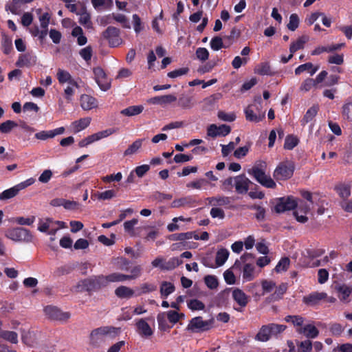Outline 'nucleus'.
Segmentation results:
<instances>
[{
    "label": "nucleus",
    "mask_w": 352,
    "mask_h": 352,
    "mask_svg": "<svg viewBox=\"0 0 352 352\" xmlns=\"http://www.w3.org/2000/svg\"><path fill=\"white\" fill-rule=\"evenodd\" d=\"M118 329L112 326L100 327L94 329L89 336L90 344L94 347L99 346L100 344L103 342L104 336L111 335L115 336L118 334Z\"/></svg>",
    "instance_id": "nucleus-1"
},
{
    "label": "nucleus",
    "mask_w": 352,
    "mask_h": 352,
    "mask_svg": "<svg viewBox=\"0 0 352 352\" xmlns=\"http://www.w3.org/2000/svg\"><path fill=\"white\" fill-rule=\"evenodd\" d=\"M262 98L258 96L254 99V103L248 105L244 110L245 118L248 121L258 122L265 118V112L261 110Z\"/></svg>",
    "instance_id": "nucleus-2"
},
{
    "label": "nucleus",
    "mask_w": 352,
    "mask_h": 352,
    "mask_svg": "<svg viewBox=\"0 0 352 352\" xmlns=\"http://www.w3.org/2000/svg\"><path fill=\"white\" fill-rule=\"evenodd\" d=\"M254 256L251 253L243 254L240 260H236L233 267L240 268L242 263H244L243 268V278L246 281L252 280L254 278V265L252 263H246L248 260H252Z\"/></svg>",
    "instance_id": "nucleus-3"
},
{
    "label": "nucleus",
    "mask_w": 352,
    "mask_h": 352,
    "mask_svg": "<svg viewBox=\"0 0 352 352\" xmlns=\"http://www.w3.org/2000/svg\"><path fill=\"white\" fill-rule=\"evenodd\" d=\"M295 170L294 162L285 161L279 163L274 171L273 176L276 180H287L290 179Z\"/></svg>",
    "instance_id": "nucleus-4"
},
{
    "label": "nucleus",
    "mask_w": 352,
    "mask_h": 352,
    "mask_svg": "<svg viewBox=\"0 0 352 352\" xmlns=\"http://www.w3.org/2000/svg\"><path fill=\"white\" fill-rule=\"evenodd\" d=\"M5 236L14 241L17 242H30L32 239V234L30 231L22 227L14 228L8 229Z\"/></svg>",
    "instance_id": "nucleus-5"
},
{
    "label": "nucleus",
    "mask_w": 352,
    "mask_h": 352,
    "mask_svg": "<svg viewBox=\"0 0 352 352\" xmlns=\"http://www.w3.org/2000/svg\"><path fill=\"white\" fill-rule=\"evenodd\" d=\"M248 173L264 187L274 188L276 186L275 182L270 176L266 175L265 171L258 166H253L248 170Z\"/></svg>",
    "instance_id": "nucleus-6"
},
{
    "label": "nucleus",
    "mask_w": 352,
    "mask_h": 352,
    "mask_svg": "<svg viewBox=\"0 0 352 352\" xmlns=\"http://www.w3.org/2000/svg\"><path fill=\"white\" fill-rule=\"evenodd\" d=\"M120 30L113 26H109L103 32L102 36L108 41L111 47H116L122 43V38L120 36Z\"/></svg>",
    "instance_id": "nucleus-7"
},
{
    "label": "nucleus",
    "mask_w": 352,
    "mask_h": 352,
    "mask_svg": "<svg viewBox=\"0 0 352 352\" xmlns=\"http://www.w3.org/2000/svg\"><path fill=\"white\" fill-rule=\"evenodd\" d=\"M298 206L296 199L293 197H283L277 199V203L274 206L276 213H282L287 210H292Z\"/></svg>",
    "instance_id": "nucleus-8"
},
{
    "label": "nucleus",
    "mask_w": 352,
    "mask_h": 352,
    "mask_svg": "<svg viewBox=\"0 0 352 352\" xmlns=\"http://www.w3.org/2000/svg\"><path fill=\"white\" fill-rule=\"evenodd\" d=\"M45 314L51 320L67 321L71 316L69 312H63L59 308L53 305H47L44 308Z\"/></svg>",
    "instance_id": "nucleus-9"
},
{
    "label": "nucleus",
    "mask_w": 352,
    "mask_h": 352,
    "mask_svg": "<svg viewBox=\"0 0 352 352\" xmlns=\"http://www.w3.org/2000/svg\"><path fill=\"white\" fill-rule=\"evenodd\" d=\"M212 321L203 320L201 316L195 317L191 319L188 325V329L194 332L205 331L212 327Z\"/></svg>",
    "instance_id": "nucleus-10"
},
{
    "label": "nucleus",
    "mask_w": 352,
    "mask_h": 352,
    "mask_svg": "<svg viewBox=\"0 0 352 352\" xmlns=\"http://www.w3.org/2000/svg\"><path fill=\"white\" fill-rule=\"evenodd\" d=\"M37 57L32 51H28L24 54H21L15 63L17 67H31L36 65Z\"/></svg>",
    "instance_id": "nucleus-11"
},
{
    "label": "nucleus",
    "mask_w": 352,
    "mask_h": 352,
    "mask_svg": "<svg viewBox=\"0 0 352 352\" xmlns=\"http://www.w3.org/2000/svg\"><path fill=\"white\" fill-rule=\"evenodd\" d=\"M105 285L104 276L103 275L86 278L82 280V286L88 292L98 290L101 287Z\"/></svg>",
    "instance_id": "nucleus-12"
},
{
    "label": "nucleus",
    "mask_w": 352,
    "mask_h": 352,
    "mask_svg": "<svg viewBox=\"0 0 352 352\" xmlns=\"http://www.w3.org/2000/svg\"><path fill=\"white\" fill-rule=\"evenodd\" d=\"M234 186L236 192L239 194H245L249 190V186L251 184L250 180L245 175H239L234 177Z\"/></svg>",
    "instance_id": "nucleus-13"
},
{
    "label": "nucleus",
    "mask_w": 352,
    "mask_h": 352,
    "mask_svg": "<svg viewBox=\"0 0 352 352\" xmlns=\"http://www.w3.org/2000/svg\"><path fill=\"white\" fill-rule=\"evenodd\" d=\"M57 79L60 84L67 82L69 85L79 88V85L76 80H74L69 72L58 69L56 74Z\"/></svg>",
    "instance_id": "nucleus-14"
},
{
    "label": "nucleus",
    "mask_w": 352,
    "mask_h": 352,
    "mask_svg": "<svg viewBox=\"0 0 352 352\" xmlns=\"http://www.w3.org/2000/svg\"><path fill=\"white\" fill-rule=\"evenodd\" d=\"M177 101V97L173 94H168L151 98L148 102L152 104L165 106Z\"/></svg>",
    "instance_id": "nucleus-15"
},
{
    "label": "nucleus",
    "mask_w": 352,
    "mask_h": 352,
    "mask_svg": "<svg viewBox=\"0 0 352 352\" xmlns=\"http://www.w3.org/2000/svg\"><path fill=\"white\" fill-rule=\"evenodd\" d=\"M296 332L304 335L308 340L314 339L319 335V330L311 324H308L302 327L297 328Z\"/></svg>",
    "instance_id": "nucleus-16"
},
{
    "label": "nucleus",
    "mask_w": 352,
    "mask_h": 352,
    "mask_svg": "<svg viewBox=\"0 0 352 352\" xmlns=\"http://www.w3.org/2000/svg\"><path fill=\"white\" fill-rule=\"evenodd\" d=\"M327 294L325 292H312L308 296L303 297L302 301L305 304L309 306L318 305L320 300L326 298Z\"/></svg>",
    "instance_id": "nucleus-17"
},
{
    "label": "nucleus",
    "mask_w": 352,
    "mask_h": 352,
    "mask_svg": "<svg viewBox=\"0 0 352 352\" xmlns=\"http://www.w3.org/2000/svg\"><path fill=\"white\" fill-rule=\"evenodd\" d=\"M80 102L82 109L85 111H89L98 107L97 99L88 94H82L80 96Z\"/></svg>",
    "instance_id": "nucleus-18"
},
{
    "label": "nucleus",
    "mask_w": 352,
    "mask_h": 352,
    "mask_svg": "<svg viewBox=\"0 0 352 352\" xmlns=\"http://www.w3.org/2000/svg\"><path fill=\"white\" fill-rule=\"evenodd\" d=\"M137 331L143 338H148L153 334V331L144 319H140L136 322Z\"/></svg>",
    "instance_id": "nucleus-19"
},
{
    "label": "nucleus",
    "mask_w": 352,
    "mask_h": 352,
    "mask_svg": "<svg viewBox=\"0 0 352 352\" xmlns=\"http://www.w3.org/2000/svg\"><path fill=\"white\" fill-rule=\"evenodd\" d=\"M65 132L63 126L56 128L50 131H42L35 134V138L38 140H45L47 138H54L57 135L63 134Z\"/></svg>",
    "instance_id": "nucleus-20"
},
{
    "label": "nucleus",
    "mask_w": 352,
    "mask_h": 352,
    "mask_svg": "<svg viewBox=\"0 0 352 352\" xmlns=\"http://www.w3.org/2000/svg\"><path fill=\"white\" fill-rule=\"evenodd\" d=\"M234 300L241 307H245L249 301V297L240 289L236 288L232 293Z\"/></svg>",
    "instance_id": "nucleus-21"
},
{
    "label": "nucleus",
    "mask_w": 352,
    "mask_h": 352,
    "mask_svg": "<svg viewBox=\"0 0 352 352\" xmlns=\"http://www.w3.org/2000/svg\"><path fill=\"white\" fill-rule=\"evenodd\" d=\"M116 132V129L110 128L106 130L99 131L91 135L86 137L89 144L98 141L102 138H107Z\"/></svg>",
    "instance_id": "nucleus-22"
},
{
    "label": "nucleus",
    "mask_w": 352,
    "mask_h": 352,
    "mask_svg": "<svg viewBox=\"0 0 352 352\" xmlns=\"http://www.w3.org/2000/svg\"><path fill=\"white\" fill-rule=\"evenodd\" d=\"M208 204L213 206H224L231 204V198L226 196H216L208 197Z\"/></svg>",
    "instance_id": "nucleus-23"
},
{
    "label": "nucleus",
    "mask_w": 352,
    "mask_h": 352,
    "mask_svg": "<svg viewBox=\"0 0 352 352\" xmlns=\"http://www.w3.org/2000/svg\"><path fill=\"white\" fill-rule=\"evenodd\" d=\"M272 338V334L268 324L263 325L257 334L255 336L254 339L260 342H267Z\"/></svg>",
    "instance_id": "nucleus-24"
},
{
    "label": "nucleus",
    "mask_w": 352,
    "mask_h": 352,
    "mask_svg": "<svg viewBox=\"0 0 352 352\" xmlns=\"http://www.w3.org/2000/svg\"><path fill=\"white\" fill-rule=\"evenodd\" d=\"M318 110L319 107L318 105H313L309 109H308L303 118L300 120L301 125L305 126L307 123L312 121L317 115Z\"/></svg>",
    "instance_id": "nucleus-25"
},
{
    "label": "nucleus",
    "mask_w": 352,
    "mask_h": 352,
    "mask_svg": "<svg viewBox=\"0 0 352 352\" xmlns=\"http://www.w3.org/2000/svg\"><path fill=\"white\" fill-rule=\"evenodd\" d=\"M319 66H314V65L311 63H306L305 64H302L299 65L298 67L295 69V74L296 75H300L302 72L307 71L310 76H313L316 74V72L318 70Z\"/></svg>",
    "instance_id": "nucleus-26"
},
{
    "label": "nucleus",
    "mask_w": 352,
    "mask_h": 352,
    "mask_svg": "<svg viewBox=\"0 0 352 352\" xmlns=\"http://www.w3.org/2000/svg\"><path fill=\"white\" fill-rule=\"evenodd\" d=\"M34 0H12V2L6 6V10H10L13 14H19L21 4L29 3Z\"/></svg>",
    "instance_id": "nucleus-27"
},
{
    "label": "nucleus",
    "mask_w": 352,
    "mask_h": 352,
    "mask_svg": "<svg viewBox=\"0 0 352 352\" xmlns=\"http://www.w3.org/2000/svg\"><path fill=\"white\" fill-rule=\"evenodd\" d=\"M336 290L339 293V298L340 300H346L351 294V289L345 284H338L335 287Z\"/></svg>",
    "instance_id": "nucleus-28"
},
{
    "label": "nucleus",
    "mask_w": 352,
    "mask_h": 352,
    "mask_svg": "<svg viewBox=\"0 0 352 352\" xmlns=\"http://www.w3.org/2000/svg\"><path fill=\"white\" fill-rule=\"evenodd\" d=\"M115 294L120 298H130L134 295V291L126 286H120L115 290Z\"/></svg>",
    "instance_id": "nucleus-29"
},
{
    "label": "nucleus",
    "mask_w": 352,
    "mask_h": 352,
    "mask_svg": "<svg viewBox=\"0 0 352 352\" xmlns=\"http://www.w3.org/2000/svg\"><path fill=\"white\" fill-rule=\"evenodd\" d=\"M175 287L173 283L168 281H163L160 285V294L163 298H166L170 294L174 292Z\"/></svg>",
    "instance_id": "nucleus-30"
},
{
    "label": "nucleus",
    "mask_w": 352,
    "mask_h": 352,
    "mask_svg": "<svg viewBox=\"0 0 352 352\" xmlns=\"http://www.w3.org/2000/svg\"><path fill=\"white\" fill-rule=\"evenodd\" d=\"M76 14L80 15L78 22L82 25H84L87 28H91L92 23L91 21V16L90 14L87 12L85 8H82V10Z\"/></svg>",
    "instance_id": "nucleus-31"
},
{
    "label": "nucleus",
    "mask_w": 352,
    "mask_h": 352,
    "mask_svg": "<svg viewBox=\"0 0 352 352\" xmlns=\"http://www.w3.org/2000/svg\"><path fill=\"white\" fill-rule=\"evenodd\" d=\"M229 251L226 248L219 250L216 254L215 263L217 267L223 265L228 260L229 256Z\"/></svg>",
    "instance_id": "nucleus-32"
},
{
    "label": "nucleus",
    "mask_w": 352,
    "mask_h": 352,
    "mask_svg": "<svg viewBox=\"0 0 352 352\" xmlns=\"http://www.w3.org/2000/svg\"><path fill=\"white\" fill-rule=\"evenodd\" d=\"M210 47L214 51H218L221 48H228L230 46V43L224 44L223 38L220 36H214L210 43Z\"/></svg>",
    "instance_id": "nucleus-33"
},
{
    "label": "nucleus",
    "mask_w": 352,
    "mask_h": 352,
    "mask_svg": "<svg viewBox=\"0 0 352 352\" xmlns=\"http://www.w3.org/2000/svg\"><path fill=\"white\" fill-rule=\"evenodd\" d=\"M182 263L183 261L177 257H172L168 261L164 260V263L162 265V270H173L180 265Z\"/></svg>",
    "instance_id": "nucleus-34"
},
{
    "label": "nucleus",
    "mask_w": 352,
    "mask_h": 352,
    "mask_svg": "<svg viewBox=\"0 0 352 352\" xmlns=\"http://www.w3.org/2000/svg\"><path fill=\"white\" fill-rule=\"evenodd\" d=\"M144 110L142 105H133L124 109L121 111V113L125 116H133L141 113Z\"/></svg>",
    "instance_id": "nucleus-35"
},
{
    "label": "nucleus",
    "mask_w": 352,
    "mask_h": 352,
    "mask_svg": "<svg viewBox=\"0 0 352 352\" xmlns=\"http://www.w3.org/2000/svg\"><path fill=\"white\" fill-rule=\"evenodd\" d=\"M90 122L91 118L89 117L80 118L78 120L74 121L72 123L74 131L77 133L86 129L90 124Z\"/></svg>",
    "instance_id": "nucleus-36"
},
{
    "label": "nucleus",
    "mask_w": 352,
    "mask_h": 352,
    "mask_svg": "<svg viewBox=\"0 0 352 352\" xmlns=\"http://www.w3.org/2000/svg\"><path fill=\"white\" fill-rule=\"evenodd\" d=\"M307 41V38L302 36L299 37L296 41L292 42L289 47L290 53L294 55V54L298 50L303 49Z\"/></svg>",
    "instance_id": "nucleus-37"
},
{
    "label": "nucleus",
    "mask_w": 352,
    "mask_h": 352,
    "mask_svg": "<svg viewBox=\"0 0 352 352\" xmlns=\"http://www.w3.org/2000/svg\"><path fill=\"white\" fill-rule=\"evenodd\" d=\"M128 280L127 275L118 272L110 274L107 276H104L105 285L108 282H124Z\"/></svg>",
    "instance_id": "nucleus-38"
},
{
    "label": "nucleus",
    "mask_w": 352,
    "mask_h": 352,
    "mask_svg": "<svg viewBox=\"0 0 352 352\" xmlns=\"http://www.w3.org/2000/svg\"><path fill=\"white\" fill-rule=\"evenodd\" d=\"M144 139H138L133 142L124 152V156L131 155L138 152L142 147Z\"/></svg>",
    "instance_id": "nucleus-39"
},
{
    "label": "nucleus",
    "mask_w": 352,
    "mask_h": 352,
    "mask_svg": "<svg viewBox=\"0 0 352 352\" xmlns=\"http://www.w3.org/2000/svg\"><path fill=\"white\" fill-rule=\"evenodd\" d=\"M249 208L256 211L254 217L258 221H263L265 220L266 210L264 207L260 205L254 204L250 206Z\"/></svg>",
    "instance_id": "nucleus-40"
},
{
    "label": "nucleus",
    "mask_w": 352,
    "mask_h": 352,
    "mask_svg": "<svg viewBox=\"0 0 352 352\" xmlns=\"http://www.w3.org/2000/svg\"><path fill=\"white\" fill-rule=\"evenodd\" d=\"M177 106L182 109H190L192 107V98L185 95L180 96L177 100Z\"/></svg>",
    "instance_id": "nucleus-41"
},
{
    "label": "nucleus",
    "mask_w": 352,
    "mask_h": 352,
    "mask_svg": "<svg viewBox=\"0 0 352 352\" xmlns=\"http://www.w3.org/2000/svg\"><path fill=\"white\" fill-rule=\"evenodd\" d=\"M299 143V139L293 135H288L285 140L284 148L292 150Z\"/></svg>",
    "instance_id": "nucleus-42"
},
{
    "label": "nucleus",
    "mask_w": 352,
    "mask_h": 352,
    "mask_svg": "<svg viewBox=\"0 0 352 352\" xmlns=\"http://www.w3.org/2000/svg\"><path fill=\"white\" fill-rule=\"evenodd\" d=\"M1 50L3 54L8 55L13 50L12 39L6 36H3L1 41Z\"/></svg>",
    "instance_id": "nucleus-43"
},
{
    "label": "nucleus",
    "mask_w": 352,
    "mask_h": 352,
    "mask_svg": "<svg viewBox=\"0 0 352 352\" xmlns=\"http://www.w3.org/2000/svg\"><path fill=\"white\" fill-rule=\"evenodd\" d=\"M157 289V285L153 283H144L140 285L137 296H141L154 292Z\"/></svg>",
    "instance_id": "nucleus-44"
},
{
    "label": "nucleus",
    "mask_w": 352,
    "mask_h": 352,
    "mask_svg": "<svg viewBox=\"0 0 352 352\" xmlns=\"http://www.w3.org/2000/svg\"><path fill=\"white\" fill-rule=\"evenodd\" d=\"M19 190L16 188V186L3 190L2 192L0 193V201L1 200H7L10 199L11 198L14 197L16 196L19 193Z\"/></svg>",
    "instance_id": "nucleus-45"
},
{
    "label": "nucleus",
    "mask_w": 352,
    "mask_h": 352,
    "mask_svg": "<svg viewBox=\"0 0 352 352\" xmlns=\"http://www.w3.org/2000/svg\"><path fill=\"white\" fill-rule=\"evenodd\" d=\"M270 327V330L272 334V337L277 338L279 334L283 333L287 328V327L284 324H279L276 323H270L268 324Z\"/></svg>",
    "instance_id": "nucleus-46"
},
{
    "label": "nucleus",
    "mask_w": 352,
    "mask_h": 352,
    "mask_svg": "<svg viewBox=\"0 0 352 352\" xmlns=\"http://www.w3.org/2000/svg\"><path fill=\"white\" fill-rule=\"evenodd\" d=\"M329 331L333 336L339 337L344 330V327L340 323L331 322L329 324Z\"/></svg>",
    "instance_id": "nucleus-47"
},
{
    "label": "nucleus",
    "mask_w": 352,
    "mask_h": 352,
    "mask_svg": "<svg viewBox=\"0 0 352 352\" xmlns=\"http://www.w3.org/2000/svg\"><path fill=\"white\" fill-rule=\"evenodd\" d=\"M1 338L13 344L18 342V335L12 331H3L0 334Z\"/></svg>",
    "instance_id": "nucleus-48"
},
{
    "label": "nucleus",
    "mask_w": 352,
    "mask_h": 352,
    "mask_svg": "<svg viewBox=\"0 0 352 352\" xmlns=\"http://www.w3.org/2000/svg\"><path fill=\"white\" fill-rule=\"evenodd\" d=\"M298 352H311L313 349V344L310 340H305L302 342H296Z\"/></svg>",
    "instance_id": "nucleus-49"
},
{
    "label": "nucleus",
    "mask_w": 352,
    "mask_h": 352,
    "mask_svg": "<svg viewBox=\"0 0 352 352\" xmlns=\"http://www.w3.org/2000/svg\"><path fill=\"white\" fill-rule=\"evenodd\" d=\"M290 264V260L288 257L282 258L275 267L274 270L277 273H280L281 272H285L289 268Z\"/></svg>",
    "instance_id": "nucleus-50"
},
{
    "label": "nucleus",
    "mask_w": 352,
    "mask_h": 352,
    "mask_svg": "<svg viewBox=\"0 0 352 352\" xmlns=\"http://www.w3.org/2000/svg\"><path fill=\"white\" fill-rule=\"evenodd\" d=\"M285 320L287 322L292 323L294 326L298 327V328L302 327V326L303 322H304V318L302 316H298V315H295V316L289 315V316H287L285 318Z\"/></svg>",
    "instance_id": "nucleus-51"
},
{
    "label": "nucleus",
    "mask_w": 352,
    "mask_h": 352,
    "mask_svg": "<svg viewBox=\"0 0 352 352\" xmlns=\"http://www.w3.org/2000/svg\"><path fill=\"white\" fill-rule=\"evenodd\" d=\"M18 126L17 123L13 120H6L1 124L0 132L2 133H9L14 128Z\"/></svg>",
    "instance_id": "nucleus-52"
},
{
    "label": "nucleus",
    "mask_w": 352,
    "mask_h": 352,
    "mask_svg": "<svg viewBox=\"0 0 352 352\" xmlns=\"http://www.w3.org/2000/svg\"><path fill=\"white\" fill-rule=\"evenodd\" d=\"M167 319L172 324H176L181 318H184L183 313H178L177 311L170 310L166 313Z\"/></svg>",
    "instance_id": "nucleus-53"
},
{
    "label": "nucleus",
    "mask_w": 352,
    "mask_h": 352,
    "mask_svg": "<svg viewBox=\"0 0 352 352\" xmlns=\"http://www.w3.org/2000/svg\"><path fill=\"white\" fill-rule=\"evenodd\" d=\"M342 116L344 119L352 121V102H346L343 104Z\"/></svg>",
    "instance_id": "nucleus-54"
},
{
    "label": "nucleus",
    "mask_w": 352,
    "mask_h": 352,
    "mask_svg": "<svg viewBox=\"0 0 352 352\" xmlns=\"http://www.w3.org/2000/svg\"><path fill=\"white\" fill-rule=\"evenodd\" d=\"M173 197L172 195L166 194L164 192H161L159 191H156L153 192L151 196L150 199L153 201H157L159 202H162L164 200H170Z\"/></svg>",
    "instance_id": "nucleus-55"
},
{
    "label": "nucleus",
    "mask_w": 352,
    "mask_h": 352,
    "mask_svg": "<svg viewBox=\"0 0 352 352\" xmlns=\"http://www.w3.org/2000/svg\"><path fill=\"white\" fill-rule=\"evenodd\" d=\"M338 195L343 199H346L351 195L350 186L341 184L336 188Z\"/></svg>",
    "instance_id": "nucleus-56"
},
{
    "label": "nucleus",
    "mask_w": 352,
    "mask_h": 352,
    "mask_svg": "<svg viewBox=\"0 0 352 352\" xmlns=\"http://www.w3.org/2000/svg\"><path fill=\"white\" fill-rule=\"evenodd\" d=\"M204 282L206 286L210 289H214L217 288L219 285L218 279L215 276L207 275L204 277Z\"/></svg>",
    "instance_id": "nucleus-57"
},
{
    "label": "nucleus",
    "mask_w": 352,
    "mask_h": 352,
    "mask_svg": "<svg viewBox=\"0 0 352 352\" xmlns=\"http://www.w3.org/2000/svg\"><path fill=\"white\" fill-rule=\"evenodd\" d=\"M256 73L259 75H271L270 65L268 63H262L255 69Z\"/></svg>",
    "instance_id": "nucleus-58"
},
{
    "label": "nucleus",
    "mask_w": 352,
    "mask_h": 352,
    "mask_svg": "<svg viewBox=\"0 0 352 352\" xmlns=\"http://www.w3.org/2000/svg\"><path fill=\"white\" fill-rule=\"evenodd\" d=\"M157 320L160 330L167 331L171 327L167 324L164 313L159 314L157 316Z\"/></svg>",
    "instance_id": "nucleus-59"
},
{
    "label": "nucleus",
    "mask_w": 352,
    "mask_h": 352,
    "mask_svg": "<svg viewBox=\"0 0 352 352\" xmlns=\"http://www.w3.org/2000/svg\"><path fill=\"white\" fill-rule=\"evenodd\" d=\"M241 36L240 30L237 29L236 27H234L231 31L230 34L228 36H224V40H228V43H230V45Z\"/></svg>",
    "instance_id": "nucleus-60"
},
{
    "label": "nucleus",
    "mask_w": 352,
    "mask_h": 352,
    "mask_svg": "<svg viewBox=\"0 0 352 352\" xmlns=\"http://www.w3.org/2000/svg\"><path fill=\"white\" fill-rule=\"evenodd\" d=\"M191 203V198L190 197H182L180 199H175L171 203V208H179L188 205Z\"/></svg>",
    "instance_id": "nucleus-61"
},
{
    "label": "nucleus",
    "mask_w": 352,
    "mask_h": 352,
    "mask_svg": "<svg viewBox=\"0 0 352 352\" xmlns=\"http://www.w3.org/2000/svg\"><path fill=\"white\" fill-rule=\"evenodd\" d=\"M195 55L197 59L204 62L209 58V52L205 47H198L196 50Z\"/></svg>",
    "instance_id": "nucleus-62"
},
{
    "label": "nucleus",
    "mask_w": 352,
    "mask_h": 352,
    "mask_svg": "<svg viewBox=\"0 0 352 352\" xmlns=\"http://www.w3.org/2000/svg\"><path fill=\"white\" fill-rule=\"evenodd\" d=\"M188 307L191 310H203L205 308V305L197 299H192L188 302Z\"/></svg>",
    "instance_id": "nucleus-63"
},
{
    "label": "nucleus",
    "mask_w": 352,
    "mask_h": 352,
    "mask_svg": "<svg viewBox=\"0 0 352 352\" xmlns=\"http://www.w3.org/2000/svg\"><path fill=\"white\" fill-rule=\"evenodd\" d=\"M299 25V18L296 14H292L289 16V22L287 28L291 31H295Z\"/></svg>",
    "instance_id": "nucleus-64"
}]
</instances>
